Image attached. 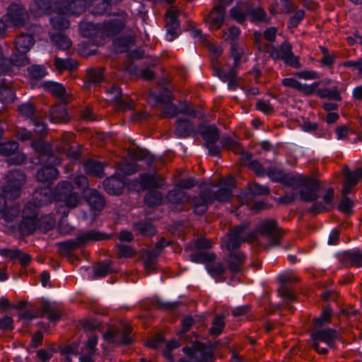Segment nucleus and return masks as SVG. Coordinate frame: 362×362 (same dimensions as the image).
<instances>
[{"instance_id":"nucleus-1","label":"nucleus","mask_w":362,"mask_h":362,"mask_svg":"<svg viewBox=\"0 0 362 362\" xmlns=\"http://www.w3.org/2000/svg\"><path fill=\"white\" fill-rule=\"evenodd\" d=\"M248 224L242 223L232 228L226 240V247L230 252L227 260L228 269L233 273L239 272L245 262V256L239 251H233L243 242L252 243L257 238V233L267 241L269 247L276 246L280 243L282 233L274 221L262 223L256 231L248 232Z\"/></svg>"},{"instance_id":"nucleus-2","label":"nucleus","mask_w":362,"mask_h":362,"mask_svg":"<svg viewBox=\"0 0 362 362\" xmlns=\"http://www.w3.org/2000/svg\"><path fill=\"white\" fill-rule=\"evenodd\" d=\"M99 25L81 24L80 33L83 37L90 40H94L98 36L104 38L121 35L114 40V47L117 52H126L129 47L134 45L136 38L144 42L148 39V35L147 34L142 35L136 26H134L129 33L126 30L124 24H103L101 28H99Z\"/></svg>"},{"instance_id":"nucleus-3","label":"nucleus","mask_w":362,"mask_h":362,"mask_svg":"<svg viewBox=\"0 0 362 362\" xmlns=\"http://www.w3.org/2000/svg\"><path fill=\"white\" fill-rule=\"evenodd\" d=\"M6 184L0 194V214H3L8 204L7 199H15L20 197L21 189L25 183V175L21 170L9 171L6 175Z\"/></svg>"},{"instance_id":"nucleus-4","label":"nucleus","mask_w":362,"mask_h":362,"mask_svg":"<svg viewBox=\"0 0 362 362\" xmlns=\"http://www.w3.org/2000/svg\"><path fill=\"white\" fill-rule=\"evenodd\" d=\"M230 17L237 23L250 20L251 23L262 22L267 17V13L261 6L253 7L245 4H238L229 11Z\"/></svg>"},{"instance_id":"nucleus-5","label":"nucleus","mask_w":362,"mask_h":362,"mask_svg":"<svg viewBox=\"0 0 362 362\" xmlns=\"http://www.w3.org/2000/svg\"><path fill=\"white\" fill-rule=\"evenodd\" d=\"M298 189L300 199L305 202H313L318 198L320 188L319 182L312 177L296 175L293 183L291 185Z\"/></svg>"},{"instance_id":"nucleus-6","label":"nucleus","mask_w":362,"mask_h":362,"mask_svg":"<svg viewBox=\"0 0 362 362\" xmlns=\"http://www.w3.org/2000/svg\"><path fill=\"white\" fill-rule=\"evenodd\" d=\"M39 211L37 205L28 202L22 211V221L19 225V230L23 235H29L40 228Z\"/></svg>"},{"instance_id":"nucleus-7","label":"nucleus","mask_w":362,"mask_h":362,"mask_svg":"<svg viewBox=\"0 0 362 362\" xmlns=\"http://www.w3.org/2000/svg\"><path fill=\"white\" fill-rule=\"evenodd\" d=\"M187 358H180L178 362H214L211 349L203 343H194L192 346L182 349Z\"/></svg>"},{"instance_id":"nucleus-8","label":"nucleus","mask_w":362,"mask_h":362,"mask_svg":"<svg viewBox=\"0 0 362 362\" xmlns=\"http://www.w3.org/2000/svg\"><path fill=\"white\" fill-rule=\"evenodd\" d=\"M338 332L332 329H319L311 334L313 346L320 354H327L328 349L333 347Z\"/></svg>"},{"instance_id":"nucleus-9","label":"nucleus","mask_w":362,"mask_h":362,"mask_svg":"<svg viewBox=\"0 0 362 362\" xmlns=\"http://www.w3.org/2000/svg\"><path fill=\"white\" fill-rule=\"evenodd\" d=\"M132 328L129 325L120 323L118 326L108 328L104 333L103 338L110 343L129 344L132 342Z\"/></svg>"},{"instance_id":"nucleus-10","label":"nucleus","mask_w":362,"mask_h":362,"mask_svg":"<svg viewBox=\"0 0 362 362\" xmlns=\"http://www.w3.org/2000/svg\"><path fill=\"white\" fill-rule=\"evenodd\" d=\"M73 186L70 182L62 181L56 187L57 202H64L69 209L76 208L80 202V197L76 192H72Z\"/></svg>"},{"instance_id":"nucleus-11","label":"nucleus","mask_w":362,"mask_h":362,"mask_svg":"<svg viewBox=\"0 0 362 362\" xmlns=\"http://www.w3.org/2000/svg\"><path fill=\"white\" fill-rule=\"evenodd\" d=\"M270 56L274 59H282L286 64L292 67L298 69L301 66L298 57L293 54L292 46L287 41L284 42L279 49L273 47Z\"/></svg>"},{"instance_id":"nucleus-12","label":"nucleus","mask_w":362,"mask_h":362,"mask_svg":"<svg viewBox=\"0 0 362 362\" xmlns=\"http://www.w3.org/2000/svg\"><path fill=\"white\" fill-rule=\"evenodd\" d=\"M37 24H29L26 33H21L15 40V47L18 52L27 53L35 43L34 35Z\"/></svg>"},{"instance_id":"nucleus-13","label":"nucleus","mask_w":362,"mask_h":362,"mask_svg":"<svg viewBox=\"0 0 362 362\" xmlns=\"http://www.w3.org/2000/svg\"><path fill=\"white\" fill-rule=\"evenodd\" d=\"M217 186L218 189L214 192H211L214 201L226 202L232 196V191L235 187V179L231 177L228 178L222 177L219 180Z\"/></svg>"},{"instance_id":"nucleus-14","label":"nucleus","mask_w":362,"mask_h":362,"mask_svg":"<svg viewBox=\"0 0 362 362\" xmlns=\"http://www.w3.org/2000/svg\"><path fill=\"white\" fill-rule=\"evenodd\" d=\"M9 23H28L30 19V12L21 3L12 2L6 11Z\"/></svg>"},{"instance_id":"nucleus-15","label":"nucleus","mask_w":362,"mask_h":362,"mask_svg":"<svg viewBox=\"0 0 362 362\" xmlns=\"http://www.w3.org/2000/svg\"><path fill=\"white\" fill-rule=\"evenodd\" d=\"M107 93L108 95L107 100L113 103L117 108L127 110L134 107V101L129 99L127 95H122L119 88L113 86L107 90Z\"/></svg>"},{"instance_id":"nucleus-16","label":"nucleus","mask_w":362,"mask_h":362,"mask_svg":"<svg viewBox=\"0 0 362 362\" xmlns=\"http://www.w3.org/2000/svg\"><path fill=\"white\" fill-rule=\"evenodd\" d=\"M166 99L164 97L158 96L155 94L151 93L147 98V101L151 105H156L160 103H165L166 105L163 108V117H173L177 113V107L175 105L170 103L171 98L170 93L167 91L165 94Z\"/></svg>"},{"instance_id":"nucleus-17","label":"nucleus","mask_w":362,"mask_h":362,"mask_svg":"<svg viewBox=\"0 0 362 362\" xmlns=\"http://www.w3.org/2000/svg\"><path fill=\"white\" fill-rule=\"evenodd\" d=\"M57 190L53 192L50 187H44L34 192L33 200L30 202L37 205V211H39L40 206L51 203L52 201L57 202Z\"/></svg>"},{"instance_id":"nucleus-18","label":"nucleus","mask_w":362,"mask_h":362,"mask_svg":"<svg viewBox=\"0 0 362 362\" xmlns=\"http://www.w3.org/2000/svg\"><path fill=\"white\" fill-rule=\"evenodd\" d=\"M334 189L332 187L327 189L323 195L322 201L314 202L309 211L314 214H320L331 210L334 208Z\"/></svg>"},{"instance_id":"nucleus-19","label":"nucleus","mask_w":362,"mask_h":362,"mask_svg":"<svg viewBox=\"0 0 362 362\" xmlns=\"http://www.w3.org/2000/svg\"><path fill=\"white\" fill-rule=\"evenodd\" d=\"M214 202L211 191L206 189L192 200L194 212L197 215H203L208 209L209 204Z\"/></svg>"},{"instance_id":"nucleus-20","label":"nucleus","mask_w":362,"mask_h":362,"mask_svg":"<svg viewBox=\"0 0 362 362\" xmlns=\"http://www.w3.org/2000/svg\"><path fill=\"white\" fill-rule=\"evenodd\" d=\"M281 83L285 87L292 88L305 95L313 94L319 86V83L317 82H315L311 85L302 84L293 78H285L282 80Z\"/></svg>"},{"instance_id":"nucleus-21","label":"nucleus","mask_w":362,"mask_h":362,"mask_svg":"<svg viewBox=\"0 0 362 362\" xmlns=\"http://www.w3.org/2000/svg\"><path fill=\"white\" fill-rule=\"evenodd\" d=\"M265 174L274 182H279L281 184L291 187L293 183L296 175L284 173L282 170L275 168H269L265 172Z\"/></svg>"},{"instance_id":"nucleus-22","label":"nucleus","mask_w":362,"mask_h":362,"mask_svg":"<svg viewBox=\"0 0 362 362\" xmlns=\"http://www.w3.org/2000/svg\"><path fill=\"white\" fill-rule=\"evenodd\" d=\"M281 11L284 14L291 15L289 23H300L304 18L303 10L296 11V6L290 0H281Z\"/></svg>"},{"instance_id":"nucleus-23","label":"nucleus","mask_w":362,"mask_h":362,"mask_svg":"<svg viewBox=\"0 0 362 362\" xmlns=\"http://www.w3.org/2000/svg\"><path fill=\"white\" fill-rule=\"evenodd\" d=\"M58 170L52 165H45L36 173V178L42 183H52L58 177Z\"/></svg>"},{"instance_id":"nucleus-24","label":"nucleus","mask_w":362,"mask_h":362,"mask_svg":"<svg viewBox=\"0 0 362 362\" xmlns=\"http://www.w3.org/2000/svg\"><path fill=\"white\" fill-rule=\"evenodd\" d=\"M105 191L112 195H118L124 187V180L118 175H112L104 181Z\"/></svg>"},{"instance_id":"nucleus-25","label":"nucleus","mask_w":362,"mask_h":362,"mask_svg":"<svg viewBox=\"0 0 362 362\" xmlns=\"http://www.w3.org/2000/svg\"><path fill=\"white\" fill-rule=\"evenodd\" d=\"M75 136L73 133L65 132L62 135L61 143L57 145V149L59 152L66 153L68 157L76 158L78 153L71 151V144L74 141Z\"/></svg>"},{"instance_id":"nucleus-26","label":"nucleus","mask_w":362,"mask_h":362,"mask_svg":"<svg viewBox=\"0 0 362 362\" xmlns=\"http://www.w3.org/2000/svg\"><path fill=\"white\" fill-rule=\"evenodd\" d=\"M108 238L109 236L107 235L95 230L82 232L77 236V240L81 245L93 241L103 240Z\"/></svg>"},{"instance_id":"nucleus-27","label":"nucleus","mask_w":362,"mask_h":362,"mask_svg":"<svg viewBox=\"0 0 362 362\" xmlns=\"http://www.w3.org/2000/svg\"><path fill=\"white\" fill-rule=\"evenodd\" d=\"M50 120L55 123H65L69 121V116L64 107L61 105H54L49 110Z\"/></svg>"},{"instance_id":"nucleus-28","label":"nucleus","mask_w":362,"mask_h":362,"mask_svg":"<svg viewBox=\"0 0 362 362\" xmlns=\"http://www.w3.org/2000/svg\"><path fill=\"white\" fill-rule=\"evenodd\" d=\"M241 160L244 165L253 170L257 175L262 177L265 175V171L262 164L257 160H252V155L248 152L242 153Z\"/></svg>"},{"instance_id":"nucleus-29","label":"nucleus","mask_w":362,"mask_h":362,"mask_svg":"<svg viewBox=\"0 0 362 362\" xmlns=\"http://www.w3.org/2000/svg\"><path fill=\"white\" fill-rule=\"evenodd\" d=\"M140 184L144 188H158L164 185V180L155 175L143 174L140 176Z\"/></svg>"},{"instance_id":"nucleus-30","label":"nucleus","mask_w":362,"mask_h":362,"mask_svg":"<svg viewBox=\"0 0 362 362\" xmlns=\"http://www.w3.org/2000/svg\"><path fill=\"white\" fill-rule=\"evenodd\" d=\"M40 315H47L50 321L56 322L60 320L62 313L49 303L43 302L40 305Z\"/></svg>"},{"instance_id":"nucleus-31","label":"nucleus","mask_w":362,"mask_h":362,"mask_svg":"<svg viewBox=\"0 0 362 362\" xmlns=\"http://www.w3.org/2000/svg\"><path fill=\"white\" fill-rule=\"evenodd\" d=\"M219 78L224 81H228V88L230 89H235L238 86L237 81L236 68L232 67L228 71L223 68L218 71Z\"/></svg>"},{"instance_id":"nucleus-32","label":"nucleus","mask_w":362,"mask_h":362,"mask_svg":"<svg viewBox=\"0 0 362 362\" xmlns=\"http://www.w3.org/2000/svg\"><path fill=\"white\" fill-rule=\"evenodd\" d=\"M88 204L95 210L100 211L105 206L103 197L95 189H90L86 196Z\"/></svg>"},{"instance_id":"nucleus-33","label":"nucleus","mask_w":362,"mask_h":362,"mask_svg":"<svg viewBox=\"0 0 362 362\" xmlns=\"http://www.w3.org/2000/svg\"><path fill=\"white\" fill-rule=\"evenodd\" d=\"M42 88L49 93L58 98H63L66 94V89L61 83L53 81H45L42 85Z\"/></svg>"},{"instance_id":"nucleus-34","label":"nucleus","mask_w":362,"mask_h":362,"mask_svg":"<svg viewBox=\"0 0 362 362\" xmlns=\"http://www.w3.org/2000/svg\"><path fill=\"white\" fill-rule=\"evenodd\" d=\"M133 229L137 233L143 236H152L156 233V230L153 225L151 222L146 221L134 223L133 225Z\"/></svg>"},{"instance_id":"nucleus-35","label":"nucleus","mask_w":362,"mask_h":362,"mask_svg":"<svg viewBox=\"0 0 362 362\" xmlns=\"http://www.w3.org/2000/svg\"><path fill=\"white\" fill-rule=\"evenodd\" d=\"M194 127L188 119H179L177 121L175 133L180 137H187L194 132Z\"/></svg>"},{"instance_id":"nucleus-36","label":"nucleus","mask_w":362,"mask_h":362,"mask_svg":"<svg viewBox=\"0 0 362 362\" xmlns=\"http://www.w3.org/2000/svg\"><path fill=\"white\" fill-rule=\"evenodd\" d=\"M32 147L35 151L40 153L41 159H42L43 156L47 155L49 160L52 163V160L54 159V158L52 154V146L49 144L39 139L32 142Z\"/></svg>"},{"instance_id":"nucleus-37","label":"nucleus","mask_w":362,"mask_h":362,"mask_svg":"<svg viewBox=\"0 0 362 362\" xmlns=\"http://www.w3.org/2000/svg\"><path fill=\"white\" fill-rule=\"evenodd\" d=\"M50 38L55 46L63 50L69 49L72 45L71 40L61 31L52 33Z\"/></svg>"},{"instance_id":"nucleus-38","label":"nucleus","mask_w":362,"mask_h":362,"mask_svg":"<svg viewBox=\"0 0 362 362\" xmlns=\"http://www.w3.org/2000/svg\"><path fill=\"white\" fill-rule=\"evenodd\" d=\"M83 165L87 173L99 177H102L104 175V167L100 161L89 160Z\"/></svg>"},{"instance_id":"nucleus-39","label":"nucleus","mask_w":362,"mask_h":362,"mask_svg":"<svg viewBox=\"0 0 362 362\" xmlns=\"http://www.w3.org/2000/svg\"><path fill=\"white\" fill-rule=\"evenodd\" d=\"M54 66L57 71L62 72L65 70H75L78 66V63L73 59H62L61 58L56 57L54 62Z\"/></svg>"},{"instance_id":"nucleus-40","label":"nucleus","mask_w":362,"mask_h":362,"mask_svg":"<svg viewBox=\"0 0 362 362\" xmlns=\"http://www.w3.org/2000/svg\"><path fill=\"white\" fill-rule=\"evenodd\" d=\"M315 93L320 98H327L329 100H334L337 101L341 100V97L337 87H334L332 89H316Z\"/></svg>"},{"instance_id":"nucleus-41","label":"nucleus","mask_w":362,"mask_h":362,"mask_svg":"<svg viewBox=\"0 0 362 362\" xmlns=\"http://www.w3.org/2000/svg\"><path fill=\"white\" fill-rule=\"evenodd\" d=\"M202 137L206 146L214 144L219 139L218 130L214 126L208 127L203 131Z\"/></svg>"},{"instance_id":"nucleus-42","label":"nucleus","mask_w":362,"mask_h":362,"mask_svg":"<svg viewBox=\"0 0 362 362\" xmlns=\"http://www.w3.org/2000/svg\"><path fill=\"white\" fill-rule=\"evenodd\" d=\"M19 148L18 143L15 141H8L0 144V155L8 157L16 154Z\"/></svg>"},{"instance_id":"nucleus-43","label":"nucleus","mask_w":362,"mask_h":362,"mask_svg":"<svg viewBox=\"0 0 362 362\" xmlns=\"http://www.w3.org/2000/svg\"><path fill=\"white\" fill-rule=\"evenodd\" d=\"M189 259L195 263H206L213 262L216 259V255L214 253L199 251L191 254Z\"/></svg>"},{"instance_id":"nucleus-44","label":"nucleus","mask_w":362,"mask_h":362,"mask_svg":"<svg viewBox=\"0 0 362 362\" xmlns=\"http://www.w3.org/2000/svg\"><path fill=\"white\" fill-rule=\"evenodd\" d=\"M162 201V194L156 189L150 190L145 197V202L148 206H158Z\"/></svg>"},{"instance_id":"nucleus-45","label":"nucleus","mask_w":362,"mask_h":362,"mask_svg":"<svg viewBox=\"0 0 362 362\" xmlns=\"http://www.w3.org/2000/svg\"><path fill=\"white\" fill-rule=\"evenodd\" d=\"M20 213V206L17 204H8L5 211L1 214L3 218L7 221H13L18 217Z\"/></svg>"},{"instance_id":"nucleus-46","label":"nucleus","mask_w":362,"mask_h":362,"mask_svg":"<svg viewBox=\"0 0 362 362\" xmlns=\"http://www.w3.org/2000/svg\"><path fill=\"white\" fill-rule=\"evenodd\" d=\"M110 6L103 0H95L92 5L90 12L93 16H103L108 11Z\"/></svg>"},{"instance_id":"nucleus-47","label":"nucleus","mask_w":362,"mask_h":362,"mask_svg":"<svg viewBox=\"0 0 362 362\" xmlns=\"http://www.w3.org/2000/svg\"><path fill=\"white\" fill-rule=\"evenodd\" d=\"M226 8L223 5H217L211 13L212 21L211 23H225ZM204 23H209L206 20Z\"/></svg>"},{"instance_id":"nucleus-48","label":"nucleus","mask_w":362,"mask_h":362,"mask_svg":"<svg viewBox=\"0 0 362 362\" xmlns=\"http://www.w3.org/2000/svg\"><path fill=\"white\" fill-rule=\"evenodd\" d=\"M208 272L215 279H219L225 272L226 269L220 262H209L206 265Z\"/></svg>"},{"instance_id":"nucleus-49","label":"nucleus","mask_w":362,"mask_h":362,"mask_svg":"<svg viewBox=\"0 0 362 362\" xmlns=\"http://www.w3.org/2000/svg\"><path fill=\"white\" fill-rule=\"evenodd\" d=\"M221 144L223 147L234 152L236 154H242L243 153L240 144L230 137H223L221 140Z\"/></svg>"},{"instance_id":"nucleus-50","label":"nucleus","mask_w":362,"mask_h":362,"mask_svg":"<svg viewBox=\"0 0 362 362\" xmlns=\"http://www.w3.org/2000/svg\"><path fill=\"white\" fill-rule=\"evenodd\" d=\"M118 168L124 175H132L139 170L137 164L134 162H129L127 160H122Z\"/></svg>"},{"instance_id":"nucleus-51","label":"nucleus","mask_w":362,"mask_h":362,"mask_svg":"<svg viewBox=\"0 0 362 362\" xmlns=\"http://www.w3.org/2000/svg\"><path fill=\"white\" fill-rule=\"evenodd\" d=\"M240 33V29L236 26H230L226 30L223 32V38L226 41L230 42L231 44L235 43V40L238 38Z\"/></svg>"},{"instance_id":"nucleus-52","label":"nucleus","mask_w":362,"mask_h":362,"mask_svg":"<svg viewBox=\"0 0 362 362\" xmlns=\"http://www.w3.org/2000/svg\"><path fill=\"white\" fill-rule=\"evenodd\" d=\"M225 327L223 317L221 315L216 316L212 322V326L210 329V334L218 336L222 332Z\"/></svg>"},{"instance_id":"nucleus-53","label":"nucleus","mask_w":362,"mask_h":362,"mask_svg":"<svg viewBox=\"0 0 362 362\" xmlns=\"http://www.w3.org/2000/svg\"><path fill=\"white\" fill-rule=\"evenodd\" d=\"M158 256L155 252H148L146 257L144 259V268L148 273H152L156 271V258Z\"/></svg>"},{"instance_id":"nucleus-54","label":"nucleus","mask_w":362,"mask_h":362,"mask_svg":"<svg viewBox=\"0 0 362 362\" xmlns=\"http://www.w3.org/2000/svg\"><path fill=\"white\" fill-rule=\"evenodd\" d=\"M57 245L58 246L61 252L69 253L71 251L78 247L79 245H81V244L79 243L78 240L76 239V240H71L58 243H57Z\"/></svg>"},{"instance_id":"nucleus-55","label":"nucleus","mask_w":362,"mask_h":362,"mask_svg":"<svg viewBox=\"0 0 362 362\" xmlns=\"http://www.w3.org/2000/svg\"><path fill=\"white\" fill-rule=\"evenodd\" d=\"M30 78L40 80L46 76V70L42 66L33 65L28 69Z\"/></svg>"},{"instance_id":"nucleus-56","label":"nucleus","mask_w":362,"mask_h":362,"mask_svg":"<svg viewBox=\"0 0 362 362\" xmlns=\"http://www.w3.org/2000/svg\"><path fill=\"white\" fill-rule=\"evenodd\" d=\"M345 256L346 261L351 266L357 267L362 266V252L359 251L347 252Z\"/></svg>"},{"instance_id":"nucleus-57","label":"nucleus","mask_w":362,"mask_h":362,"mask_svg":"<svg viewBox=\"0 0 362 362\" xmlns=\"http://www.w3.org/2000/svg\"><path fill=\"white\" fill-rule=\"evenodd\" d=\"M87 77L88 81L93 83H98L102 81L103 78V72L102 69L90 68L87 69Z\"/></svg>"},{"instance_id":"nucleus-58","label":"nucleus","mask_w":362,"mask_h":362,"mask_svg":"<svg viewBox=\"0 0 362 362\" xmlns=\"http://www.w3.org/2000/svg\"><path fill=\"white\" fill-rule=\"evenodd\" d=\"M129 156L134 160H142L148 156V152L139 147H133L128 150Z\"/></svg>"},{"instance_id":"nucleus-59","label":"nucleus","mask_w":362,"mask_h":362,"mask_svg":"<svg viewBox=\"0 0 362 362\" xmlns=\"http://www.w3.org/2000/svg\"><path fill=\"white\" fill-rule=\"evenodd\" d=\"M18 109L20 114L27 118L32 117L36 111L35 105L30 103H23Z\"/></svg>"},{"instance_id":"nucleus-60","label":"nucleus","mask_w":362,"mask_h":362,"mask_svg":"<svg viewBox=\"0 0 362 362\" xmlns=\"http://www.w3.org/2000/svg\"><path fill=\"white\" fill-rule=\"evenodd\" d=\"M11 60H12L13 68L15 66H24L29 64V59L26 56V53L19 52L18 54H13L11 58Z\"/></svg>"},{"instance_id":"nucleus-61","label":"nucleus","mask_w":362,"mask_h":362,"mask_svg":"<svg viewBox=\"0 0 362 362\" xmlns=\"http://www.w3.org/2000/svg\"><path fill=\"white\" fill-rule=\"evenodd\" d=\"M332 317V312L329 309L326 308L322 311L320 317L313 319V324L315 327H320L325 323L330 322Z\"/></svg>"},{"instance_id":"nucleus-62","label":"nucleus","mask_w":362,"mask_h":362,"mask_svg":"<svg viewBox=\"0 0 362 362\" xmlns=\"http://www.w3.org/2000/svg\"><path fill=\"white\" fill-rule=\"evenodd\" d=\"M230 51H231V56L233 57V58L234 59L233 67L236 68V66L239 64L240 59L243 54V50L235 42V43L231 44Z\"/></svg>"},{"instance_id":"nucleus-63","label":"nucleus","mask_w":362,"mask_h":362,"mask_svg":"<svg viewBox=\"0 0 362 362\" xmlns=\"http://www.w3.org/2000/svg\"><path fill=\"white\" fill-rule=\"evenodd\" d=\"M33 124L35 126V132L39 134L40 136H43L47 132V126L45 122L37 117H35L32 119Z\"/></svg>"},{"instance_id":"nucleus-64","label":"nucleus","mask_w":362,"mask_h":362,"mask_svg":"<svg viewBox=\"0 0 362 362\" xmlns=\"http://www.w3.org/2000/svg\"><path fill=\"white\" fill-rule=\"evenodd\" d=\"M118 255L122 257H132L136 255L135 250L130 246L124 244H119L117 245Z\"/></svg>"}]
</instances>
